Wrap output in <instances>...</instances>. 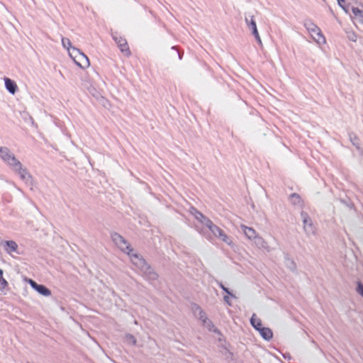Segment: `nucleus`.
<instances>
[{"label": "nucleus", "instance_id": "1a4fd4ad", "mask_svg": "<svg viewBox=\"0 0 363 363\" xmlns=\"http://www.w3.org/2000/svg\"><path fill=\"white\" fill-rule=\"evenodd\" d=\"M205 225H206V227L217 238L219 236V234H220L223 230L220 228L213 224V223L211 220H206V222H205Z\"/></svg>", "mask_w": 363, "mask_h": 363}, {"label": "nucleus", "instance_id": "9b49d317", "mask_svg": "<svg viewBox=\"0 0 363 363\" xmlns=\"http://www.w3.org/2000/svg\"><path fill=\"white\" fill-rule=\"evenodd\" d=\"M5 86L7 90L11 94H15L17 89L16 84L12 81L11 79L5 77L4 78Z\"/></svg>", "mask_w": 363, "mask_h": 363}, {"label": "nucleus", "instance_id": "20e7f679", "mask_svg": "<svg viewBox=\"0 0 363 363\" xmlns=\"http://www.w3.org/2000/svg\"><path fill=\"white\" fill-rule=\"evenodd\" d=\"M112 239L116 245L123 252H126L128 255H130V252H132V249L130 248V245L127 242L126 240L119 234L114 233L112 235Z\"/></svg>", "mask_w": 363, "mask_h": 363}, {"label": "nucleus", "instance_id": "39448f33", "mask_svg": "<svg viewBox=\"0 0 363 363\" xmlns=\"http://www.w3.org/2000/svg\"><path fill=\"white\" fill-rule=\"evenodd\" d=\"M114 39L121 52L126 57L130 56L131 52L127 40L122 37H116Z\"/></svg>", "mask_w": 363, "mask_h": 363}, {"label": "nucleus", "instance_id": "ddd939ff", "mask_svg": "<svg viewBox=\"0 0 363 363\" xmlns=\"http://www.w3.org/2000/svg\"><path fill=\"white\" fill-rule=\"evenodd\" d=\"M250 323L258 331L260 330V328H263L262 320L257 317L256 314H253L252 315Z\"/></svg>", "mask_w": 363, "mask_h": 363}, {"label": "nucleus", "instance_id": "2eb2a0df", "mask_svg": "<svg viewBox=\"0 0 363 363\" xmlns=\"http://www.w3.org/2000/svg\"><path fill=\"white\" fill-rule=\"evenodd\" d=\"M6 245L7 246L6 250L9 253L16 252L18 248V245L16 244V242L12 240L6 241Z\"/></svg>", "mask_w": 363, "mask_h": 363}, {"label": "nucleus", "instance_id": "9d476101", "mask_svg": "<svg viewBox=\"0 0 363 363\" xmlns=\"http://www.w3.org/2000/svg\"><path fill=\"white\" fill-rule=\"evenodd\" d=\"M241 228L248 239L254 240L257 237V232L252 228L242 225Z\"/></svg>", "mask_w": 363, "mask_h": 363}, {"label": "nucleus", "instance_id": "dca6fc26", "mask_svg": "<svg viewBox=\"0 0 363 363\" xmlns=\"http://www.w3.org/2000/svg\"><path fill=\"white\" fill-rule=\"evenodd\" d=\"M130 257V259H131V261L133 262V263L138 267H142L144 264H145V262L143 259H141L140 257H139L137 255H129Z\"/></svg>", "mask_w": 363, "mask_h": 363}, {"label": "nucleus", "instance_id": "423d86ee", "mask_svg": "<svg viewBox=\"0 0 363 363\" xmlns=\"http://www.w3.org/2000/svg\"><path fill=\"white\" fill-rule=\"evenodd\" d=\"M28 282L31 286L33 289L36 290L39 294L48 296L51 295V291L50 289H48L47 287H45L43 285L38 284L33 279H29L28 280Z\"/></svg>", "mask_w": 363, "mask_h": 363}, {"label": "nucleus", "instance_id": "4468645a", "mask_svg": "<svg viewBox=\"0 0 363 363\" xmlns=\"http://www.w3.org/2000/svg\"><path fill=\"white\" fill-rule=\"evenodd\" d=\"M191 213L194 215L195 218L199 220L201 223L205 225V222L206 220H209L208 218L205 217L201 212L198 211L196 209L193 208Z\"/></svg>", "mask_w": 363, "mask_h": 363}, {"label": "nucleus", "instance_id": "393cba45", "mask_svg": "<svg viewBox=\"0 0 363 363\" xmlns=\"http://www.w3.org/2000/svg\"><path fill=\"white\" fill-rule=\"evenodd\" d=\"M337 1H338L339 5L342 8L345 9L344 6H343V4L345 3V0H337Z\"/></svg>", "mask_w": 363, "mask_h": 363}, {"label": "nucleus", "instance_id": "f3484780", "mask_svg": "<svg viewBox=\"0 0 363 363\" xmlns=\"http://www.w3.org/2000/svg\"><path fill=\"white\" fill-rule=\"evenodd\" d=\"M218 238L230 246L233 245V244L231 238L228 237L223 230H222L221 233L219 234V236Z\"/></svg>", "mask_w": 363, "mask_h": 363}, {"label": "nucleus", "instance_id": "f03ea898", "mask_svg": "<svg viewBox=\"0 0 363 363\" xmlns=\"http://www.w3.org/2000/svg\"><path fill=\"white\" fill-rule=\"evenodd\" d=\"M1 158L13 167H21V162L16 160L10 150L7 147H0Z\"/></svg>", "mask_w": 363, "mask_h": 363}, {"label": "nucleus", "instance_id": "7ed1b4c3", "mask_svg": "<svg viewBox=\"0 0 363 363\" xmlns=\"http://www.w3.org/2000/svg\"><path fill=\"white\" fill-rule=\"evenodd\" d=\"M306 28L315 42L320 45L325 43V38L318 27L311 23L306 24Z\"/></svg>", "mask_w": 363, "mask_h": 363}, {"label": "nucleus", "instance_id": "cd10ccee", "mask_svg": "<svg viewBox=\"0 0 363 363\" xmlns=\"http://www.w3.org/2000/svg\"><path fill=\"white\" fill-rule=\"evenodd\" d=\"M224 299H225V301H228V296H225Z\"/></svg>", "mask_w": 363, "mask_h": 363}, {"label": "nucleus", "instance_id": "a211bd4d", "mask_svg": "<svg viewBox=\"0 0 363 363\" xmlns=\"http://www.w3.org/2000/svg\"><path fill=\"white\" fill-rule=\"evenodd\" d=\"M62 44L64 48H65L69 52L72 50V45H71V41L69 38H62Z\"/></svg>", "mask_w": 363, "mask_h": 363}, {"label": "nucleus", "instance_id": "f257e3e1", "mask_svg": "<svg viewBox=\"0 0 363 363\" xmlns=\"http://www.w3.org/2000/svg\"><path fill=\"white\" fill-rule=\"evenodd\" d=\"M69 56L73 59L74 62L82 69L88 68L90 66L88 57L76 48H72V50L69 52Z\"/></svg>", "mask_w": 363, "mask_h": 363}, {"label": "nucleus", "instance_id": "6e6552de", "mask_svg": "<svg viewBox=\"0 0 363 363\" xmlns=\"http://www.w3.org/2000/svg\"><path fill=\"white\" fill-rule=\"evenodd\" d=\"M246 23L247 24V26L252 29V34L254 35L255 38H256L257 41L259 44H262V40L260 38V36L259 35L256 23L254 19V16L251 17V19L249 21L247 18H246Z\"/></svg>", "mask_w": 363, "mask_h": 363}, {"label": "nucleus", "instance_id": "6ab92c4d", "mask_svg": "<svg viewBox=\"0 0 363 363\" xmlns=\"http://www.w3.org/2000/svg\"><path fill=\"white\" fill-rule=\"evenodd\" d=\"M16 170H18L19 174L22 179H25L26 177H30V175L27 173L26 169H23L21 167H15Z\"/></svg>", "mask_w": 363, "mask_h": 363}, {"label": "nucleus", "instance_id": "bb28decb", "mask_svg": "<svg viewBox=\"0 0 363 363\" xmlns=\"http://www.w3.org/2000/svg\"><path fill=\"white\" fill-rule=\"evenodd\" d=\"M292 196V197H296V199H299L298 196V195H296V194H292V196Z\"/></svg>", "mask_w": 363, "mask_h": 363}, {"label": "nucleus", "instance_id": "412c9836", "mask_svg": "<svg viewBox=\"0 0 363 363\" xmlns=\"http://www.w3.org/2000/svg\"><path fill=\"white\" fill-rule=\"evenodd\" d=\"M357 291L363 296V285L361 283L358 284Z\"/></svg>", "mask_w": 363, "mask_h": 363}, {"label": "nucleus", "instance_id": "5701e85b", "mask_svg": "<svg viewBox=\"0 0 363 363\" xmlns=\"http://www.w3.org/2000/svg\"><path fill=\"white\" fill-rule=\"evenodd\" d=\"M352 12L354 15L361 13V11L358 8H352Z\"/></svg>", "mask_w": 363, "mask_h": 363}, {"label": "nucleus", "instance_id": "0eeeda50", "mask_svg": "<svg viewBox=\"0 0 363 363\" xmlns=\"http://www.w3.org/2000/svg\"><path fill=\"white\" fill-rule=\"evenodd\" d=\"M301 218L303 222V228L308 233L314 232V227L312 221L306 213H301Z\"/></svg>", "mask_w": 363, "mask_h": 363}, {"label": "nucleus", "instance_id": "4be33fe9", "mask_svg": "<svg viewBox=\"0 0 363 363\" xmlns=\"http://www.w3.org/2000/svg\"><path fill=\"white\" fill-rule=\"evenodd\" d=\"M200 318L203 320V322L206 321V316L203 311H201L200 312Z\"/></svg>", "mask_w": 363, "mask_h": 363}, {"label": "nucleus", "instance_id": "a878e982", "mask_svg": "<svg viewBox=\"0 0 363 363\" xmlns=\"http://www.w3.org/2000/svg\"><path fill=\"white\" fill-rule=\"evenodd\" d=\"M0 277H3V270L0 269Z\"/></svg>", "mask_w": 363, "mask_h": 363}, {"label": "nucleus", "instance_id": "aec40b11", "mask_svg": "<svg viewBox=\"0 0 363 363\" xmlns=\"http://www.w3.org/2000/svg\"><path fill=\"white\" fill-rule=\"evenodd\" d=\"M8 282L4 277H0V289H4L8 286Z\"/></svg>", "mask_w": 363, "mask_h": 363}, {"label": "nucleus", "instance_id": "f8f14e48", "mask_svg": "<svg viewBox=\"0 0 363 363\" xmlns=\"http://www.w3.org/2000/svg\"><path fill=\"white\" fill-rule=\"evenodd\" d=\"M259 332L261 336L266 340H269L273 337V333L269 328L263 327L262 328H260Z\"/></svg>", "mask_w": 363, "mask_h": 363}, {"label": "nucleus", "instance_id": "b1692460", "mask_svg": "<svg viewBox=\"0 0 363 363\" xmlns=\"http://www.w3.org/2000/svg\"><path fill=\"white\" fill-rule=\"evenodd\" d=\"M220 287L223 290L225 291L226 293H228V294H230V291H228V289L224 286V285L223 284H219Z\"/></svg>", "mask_w": 363, "mask_h": 363}]
</instances>
